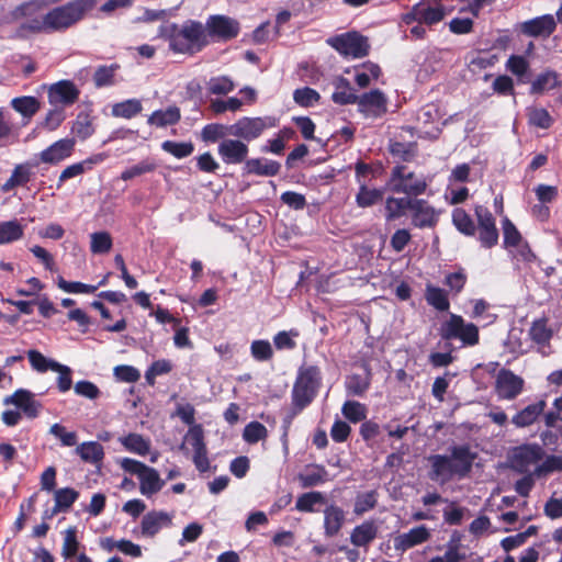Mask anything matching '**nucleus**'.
Segmentation results:
<instances>
[{
    "label": "nucleus",
    "mask_w": 562,
    "mask_h": 562,
    "mask_svg": "<svg viewBox=\"0 0 562 562\" xmlns=\"http://www.w3.org/2000/svg\"><path fill=\"white\" fill-rule=\"evenodd\" d=\"M477 453L469 445L449 448V454H434L428 458L431 469L429 477L445 484L453 477L463 479L472 471Z\"/></svg>",
    "instance_id": "f257e3e1"
},
{
    "label": "nucleus",
    "mask_w": 562,
    "mask_h": 562,
    "mask_svg": "<svg viewBox=\"0 0 562 562\" xmlns=\"http://www.w3.org/2000/svg\"><path fill=\"white\" fill-rule=\"evenodd\" d=\"M159 36L168 41L172 52L180 54H194L206 44L204 26L191 20L182 25L176 23L161 25Z\"/></svg>",
    "instance_id": "f03ea898"
},
{
    "label": "nucleus",
    "mask_w": 562,
    "mask_h": 562,
    "mask_svg": "<svg viewBox=\"0 0 562 562\" xmlns=\"http://www.w3.org/2000/svg\"><path fill=\"white\" fill-rule=\"evenodd\" d=\"M321 381V371L317 367L302 368L292 390V405L296 409H304L316 395Z\"/></svg>",
    "instance_id": "7ed1b4c3"
},
{
    "label": "nucleus",
    "mask_w": 562,
    "mask_h": 562,
    "mask_svg": "<svg viewBox=\"0 0 562 562\" xmlns=\"http://www.w3.org/2000/svg\"><path fill=\"white\" fill-rule=\"evenodd\" d=\"M121 467L124 471L138 476L139 491L147 497L158 493L165 484V482L160 479L158 471L143 462L130 458H124L121 461Z\"/></svg>",
    "instance_id": "20e7f679"
},
{
    "label": "nucleus",
    "mask_w": 562,
    "mask_h": 562,
    "mask_svg": "<svg viewBox=\"0 0 562 562\" xmlns=\"http://www.w3.org/2000/svg\"><path fill=\"white\" fill-rule=\"evenodd\" d=\"M427 182L423 177L408 171L403 165L392 169L390 189L395 193H404L408 198L417 196L426 191Z\"/></svg>",
    "instance_id": "39448f33"
},
{
    "label": "nucleus",
    "mask_w": 562,
    "mask_h": 562,
    "mask_svg": "<svg viewBox=\"0 0 562 562\" xmlns=\"http://www.w3.org/2000/svg\"><path fill=\"white\" fill-rule=\"evenodd\" d=\"M327 44L340 55L351 58L366 57L370 49L368 38L356 31L329 37Z\"/></svg>",
    "instance_id": "423d86ee"
},
{
    "label": "nucleus",
    "mask_w": 562,
    "mask_h": 562,
    "mask_svg": "<svg viewBox=\"0 0 562 562\" xmlns=\"http://www.w3.org/2000/svg\"><path fill=\"white\" fill-rule=\"evenodd\" d=\"M440 336L445 340L460 339L463 345L474 346L479 342V328L465 323L460 315L451 314L440 327Z\"/></svg>",
    "instance_id": "0eeeda50"
},
{
    "label": "nucleus",
    "mask_w": 562,
    "mask_h": 562,
    "mask_svg": "<svg viewBox=\"0 0 562 562\" xmlns=\"http://www.w3.org/2000/svg\"><path fill=\"white\" fill-rule=\"evenodd\" d=\"M276 120L266 117L244 116L229 125V136L239 138L243 142H251L258 138L267 128L273 127Z\"/></svg>",
    "instance_id": "6e6552de"
},
{
    "label": "nucleus",
    "mask_w": 562,
    "mask_h": 562,
    "mask_svg": "<svg viewBox=\"0 0 562 562\" xmlns=\"http://www.w3.org/2000/svg\"><path fill=\"white\" fill-rule=\"evenodd\" d=\"M45 15L49 31L65 30L82 18L83 4L80 1L69 2L50 10Z\"/></svg>",
    "instance_id": "1a4fd4ad"
},
{
    "label": "nucleus",
    "mask_w": 562,
    "mask_h": 562,
    "mask_svg": "<svg viewBox=\"0 0 562 562\" xmlns=\"http://www.w3.org/2000/svg\"><path fill=\"white\" fill-rule=\"evenodd\" d=\"M240 31L239 22L227 15H211L205 23L204 33L216 42H227L235 38Z\"/></svg>",
    "instance_id": "9d476101"
},
{
    "label": "nucleus",
    "mask_w": 562,
    "mask_h": 562,
    "mask_svg": "<svg viewBox=\"0 0 562 562\" xmlns=\"http://www.w3.org/2000/svg\"><path fill=\"white\" fill-rule=\"evenodd\" d=\"M544 456L543 449L537 443H525L515 447L509 456L510 468L518 473H527L531 465Z\"/></svg>",
    "instance_id": "9b49d317"
},
{
    "label": "nucleus",
    "mask_w": 562,
    "mask_h": 562,
    "mask_svg": "<svg viewBox=\"0 0 562 562\" xmlns=\"http://www.w3.org/2000/svg\"><path fill=\"white\" fill-rule=\"evenodd\" d=\"M474 214L477 221L479 240L485 248H492L498 243V229L495 218L487 207L475 205Z\"/></svg>",
    "instance_id": "f8f14e48"
},
{
    "label": "nucleus",
    "mask_w": 562,
    "mask_h": 562,
    "mask_svg": "<svg viewBox=\"0 0 562 562\" xmlns=\"http://www.w3.org/2000/svg\"><path fill=\"white\" fill-rule=\"evenodd\" d=\"M525 381L508 369H501L495 380V392L501 400L513 401L524 391Z\"/></svg>",
    "instance_id": "ddd939ff"
},
{
    "label": "nucleus",
    "mask_w": 562,
    "mask_h": 562,
    "mask_svg": "<svg viewBox=\"0 0 562 562\" xmlns=\"http://www.w3.org/2000/svg\"><path fill=\"white\" fill-rule=\"evenodd\" d=\"M356 103L358 105V111L369 119L380 117L387 111L386 97L379 89L358 95Z\"/></svg>",
    "instance_id": "4468645a"
},
{
    "label": "nucleus",
    "mask_w": 562,
    "mask_h": 562,
    "mask_svg": "<svg viewBox=\"0 0 562 562\" xmlns=\"http://www.w3.org/2000/svg\"><path fill=\"white\" fill-rule=\"evenodd\" d=\"M557 27V21L551 14L537 16L525 22H521L517 29L518 31L529 37H549Z\"/></svg>",
    "instance_id": "2eb2a0df"
},
{
    "label": "nucleus",
    "mask_w": 562,
    "mask_h": 562,
    "mask_svg": "<svg viewBox=\"0 0 562 562\" xmlns=\"http://www.w3.org/2000/svg\"><path fill=\"white\" fill-rule=\"evenodd\" d=\"M222 160L227 165H238L246 162L249 153L248 145L239 138H225L217 148Z\"/></svg>",
    "instance_id": "dca6fc26"
},
{
    "label": "nucleus",
    "mask_w": 562,
    "mask_h": 562,
    "mask_svg": "<svg viewBox=\"0 0 562 562\" xmlns=\"http://www.w3.org/2000/svg\"><path fill=\"white\" fill-rule=\"evenodd\" d=\"M193 450V462L200 472H205L210 468L207 459L206 446L204 443V435L201 425L193 426L187 435Z\"/></svg>",
    "instance_id": "f3484780"
},
{
    "label": "nucleus",
    "mask_w": 562,
    "mask_h": 562,
    "mask_svg": "<svg viewBox=\"0 0 562 562\" xmlns=\"http://www.w3.org/2000/svg\"><path fill=\"white\" fill-rule=\"evenodd\" d=\"M79 98V90L74 82L61 80L50 86L48 100L52 104H74Z\"/></svg>",
    "instance_id": "a211bd4d"
},
{
    "label": "nucleus",
    "mask_w": 562,
    "mask_h": 562,
    "mask_svg": "<svg viewBox=\"0 0 562 562\" xmlns=\"http://www.w3.org/2000/svg\"><path fill=\"white\" fill-rule=\"evenodd\" d=\"M411 211L412 223L418 228L432 227L438 221L435 209L425 200L414 199Z\"/></svg>",
    "instance_id": "6ab92c4d"
},
{
    "label": "nucleus",
    "mask_w": 562,
    "mask_h": 562,
    "mask_svg": "<svg viewBox=\"0 0 562 562\" xmlns=\"http://www.w3.org/2000/svg\"><path fill=\"white\" fill-rule=\"evenodd\" d=\"M75 144L74 138L59 139L44 149L40 154V159L44 164H57L71 156Z\"/></svg>",
    "instance_id": "aec40b11"
},
{
    "label": "nucleus",
    "mask_w": 562,
    "mask_h": 562,
    "mask_svg": "<svg viewBox=\"0 0 562 562\" xmlns=\"http://www.w3.org/2000/svg\"><path fill=\"white\" fill-rule=\"evenodd\" d=\"M445 9L442 5L429 7L424 2H419L413 7V10L406 16V22L411 20L426 23L428 25L436 24L445 18Z\"/></svg>",
    "instance_id": "412c9836"
},
{
    "label": "nucleus",
    "mask_w": 562,
    "mask_h": 562,
    "mask_svg": "<svg viewBox=\"0 0 562 562\" xmlns=\"http://www.w3.org/2000/svg\"><path fill=\"white\" fill-rule=\"evenodd\" d=\"M3 403L5 405L12 404L21 408L29 418H35L41 407V404L34 400V395L24 389H20L12 395L5 397Z\"/></svg>",
    "instance_id": "4be33fe9"
},
{
    "label": "nucleus",
    "mask_w": 562,
    "mask_h": 562,
    "mask_svg": "<svg viewBox=\"0 0 562 562\" xmlns=\"http://www.w3.org/2000/svg\"><path fill=\"white\" fill-rule=\"evenodd\" d=\"M333 86L335 88L331 100L339 105L355 104L358 95L355 93L348 79L338 76L334 78Z\"/></svg>",
    "instance_id": "5701e85b"
},
{
    "label": "nucleus",
    "mask_w": 562,
    "mask_h": 562,
    "mask_svg": "<svg viewBox=\"0 0 562 562\" xmlns=\"http://www.w3.org/2000/svg\"><path fill=\"white\" fill-rule=\"evenodd\" d=\"M546 406L547 403L543 400L532 403L526 406L524 409L519 411L516 415H514L512 418V423L517 428H525L531 426L543 413Z\"/></svg>",
    "instance_id": "b1692460"
},
{
    "label": "nucleus",
    "mask_w": 562,
    "mask_h": 562,
    "mask_svg": "<svg viewBox=\"0 0 562 562\" xmlns=\"http://www.w3.org/2000/svg\"><path fill=\"white\" fill-rule=\"evenodd\" d=\"M106 154L100 153L89 157L86 160L66 167L59 176V184L70 178L80 176L83 172L90 170L93 165L102 162L103 160L106 159Z\"/></svg>",
    "instance_id": "393cba45"
},
{
    "label": "nucleus",
    "mask_w": 562,
    "mask_h": 562,
    "mask_svg": "<svg viewBox=\"0 0 562 562\" xmlns=\"http://www.w3.org/2000/svg\"><path fill=\"white\" fill-rule=\"evenodd\" d=\"M328 472L323 465L311 464L305 471L297 475V480L303 488L317 486L327 481Z\"/></svg>",
    "instance_id": "a878e982"
},
{
    "label": "nucleus",
    "mask_w": 562,
    "mask_h": 562,
    "mask_svg": "<svg viewBox=\"0 0 562 562\" xmlns=\"http://www.w3.org/2000/svg\"><path fill=\"white\" fill-rule=\"evenodd\" d=\"M281 165L274 160L254 158L245 162L247 173L272 177L279 173Z\"/></svg>",
    "instance_id": "bb28decb"
},
{
    "label": "nucleus",
    "mask_w": 562,
    "mask_h": 562,
    "mask_svg": "<svg viewBox=\"0 0 562 562\" xmlns=\"http://www.w3.org/2000/svg\"><path fill=\"white\" fill-rule=\"evenodd\" d=\"M181 119L180 109L176 105H171L166 110H157L153 112L147 122L150 125H155L157 127H165L168 125L177 124Z\"/></svg>",
    "instance_id": "cd10ccee"
},
{
    "label": "nucleus",
    "mask_w": 562,
    "mask_h": 562,
    "mask_svg": "<svg viewBox=\"0 0 562 562\" xmlns=\"http://www.w3.org/2000/svg\"><path fill=\"white\" fill-rule=\"evenodd\" d=\"M413 201L414 199H411L408 196H389L385 201V220L390 222L403 216L407 210L411 211Z\"/></svg>",
    "instance_id": "c85d7f7f"
},
{
    "label": "nucleus",
    "mask_w": 562,
    "mask_h": 562,
    "mask_svg": "<svg viewBox=\"0 0 562 562\" xmlns=\"http://www.w3.org/2000/svg\"><path fill=\"white\" fill-rule=\"evenodd\" d=\"M429 538L428 529H409L408 532L398 536L394 546L396 550L406 551Z\"/></svg>",
    "instance_id": "c756f323"
},
{
    "label": "nucleus",
    "mask_w": 562,
    "mask_h": 562,
    "mask_svg": "<svg viewBox=\"0 0 562 562\" xmlns=\"http://www.w3.org/2000/svg\"><path fill=\"white\" fill-rule=\"evenodd\" d=\"M23 235L24 226L18 220L0 222V245L16 241Z\"/></svg>",
    "instance_id": "7c9ffc66"
},
{
    "label": "nucleus",
    "mask_w": 562,
    "mask_h": 562,
    "mask_svg": "<svg viewBox=\"0 0 562 562\" xmlns=\"http://www.w3.org/2000/svg\"><path fill=\"white\" fill-rule=\"evenodd\" d=\"M552 329L548 326V319L542 317L532 322L529 329V337L537 345L544 346L552 338Z\"/></svg>",
    "instance_id": "2f4dec72"
},
{
    "label": "nucleus",
    "mask_w": 562,
    "mask_h": 562,
    "mask_svg": "<svg viewBox=\"0 0 562 562\" xmlns=\"http://www.w3.org/2000/svg\"><path fill=\"white\" fill-rule=\"evenodd\" d=\"M425 299L430 306L440 312L449 310L450 303L447 293L445 290L438 286L427 284L425 290Z\"/></svg>",
    "instance_id": "473e14b6"
},
{
    "label": "nucleus",
    "mask_w": 562,
    "mask_h": 562,
    "mask_svg": "<svg viewBox=\"0 0 562 562\" xmlns=\"http://www.w3.org/2000/svg\"><path fill=\"white\" fill-rule=\"evenodd\" d=\"M76 453H78L85 462L90 463H98L104 457L103 447L97 441H88L77 446Z\"/></svg>",
    "instance_id": "72a5a7b5"
},
{
    "label": "nucleus",
    "mask_w": 562,
    "mask_h": 562,
    "mask_svg": "<svg viewBox=\"0 0 562 562\" xmlns=\"http://www.w3.org/2000/svg\"><path fill=\"white\" fill-rule=\"evenodd\" d=\"M11 106L23 117L31 119L41 108L35 97H19L11 100Z\"/></svg>",
    "instance_id": "f704fd0d"
},
{
    "label": "nucleus",
    "mask_w": 562,
    "mask_h": 562,
    "mask_svg": "<svg viewBox=\"0 0 562 562\" xmlns=\"http://www.w3.org/2000/svg\"><path fill=\"white\" fill-rule=\"evenodd\" d=\"M383 190L369 189L366 184L361 183L359 191L356 195V203L359 207H370L383 200Z\"/></svg>",
    "instance_id": "c9c22d12"
},
{
    "label": "nucleus",
    "mask_w": 562,
    "mask_h": 562,
    "mask_svg": "<svg viewBox=\"0 0 562 562\" xmlns=\"http://www.w3.org/2000/svg\"><path fill=\"white\" fill-rule=\"evenodd\" d=\"M370 383L371 373L370 371H367L364 375L352 374L348 376L346 381V389L350 395L362 396L370 387Z\"/></svg>",
    "instance_id": "e433bc0d"
},
{
    "label": "nucleus",
    "mask_w": 562,
    "mask_h": 562,
    "mask_svg": "<svg viewBox=\"0 0 562 562\" xmlns=\"http://www.w3.org/2000/svg\"><path fill=\"white\" fill-rule=\"evenodd\" d=\"M120 441L128 451L139 456H146L150 449L149 440L145 439L139 434H128L127 436L120 438Z\"/></svg>",
    "instance_id": "4c0bfd02"
},
{
    "label": "nucleus",
    "mask_w": 562,
    "mask_h": 562,
    "mask_svg": "<svg viewBox=\"0 0 562 562\" xmlns=\"http://www.w3.org/2000/svg\"><path fill=\"white\" fill-rule=\"evenodd\" d=\"M143 110L142 103L137 99H128L115 103L112 106V115L115 117L132 119Z\"/></svg>",
    "instance_id": "58836bf2"
},
{
    "label": "nucleus",
    "mask_w": 562,
    "mask_h": 562,
    "mask_svg": "<svg viewBox=\"0 0 562 562\" xmlns=\"http://www.w3.org/2000/svg\"><path fill=\"white\" fill-rule=\"evenodd\" d=\"M31 170L26 165H18L12 171L11 177L2 184L3 192H10L15 187L24 186L30 181Z\"/></svg>",
    "instance_id": "ea45409f"
},
{
    "label": "nucleus",
    "mask_w": 562,
    "mask_h": 562,
    "mask_svg": "<svg viewBox=\"0 0 562 562\" xmlns=\"http://www.w3.org/2000/svg\"><path fill=\"white\" fill-rule=\"evenodd\" d=\"M452 223L460 233L467 236L475 235L476 226L471 216L463 209L453 210Z\"/></svg>",
    "instance_id": "a19ab883"
},
{
    "label": "nucleus",
    "mask_w": 562,
    "mask_h": 562,
    "mask_svg": "<svg viewBox=\"0 0 562 562\" xmlns=\"http://www.w3.org/2000/svg\"><path fill=\"white\" fill-rule=\"evenodd\" d=\"M76 529H66L64 532V542L61 548V555L65 560H71L78 555L81 547Z\"/></svg>",
    "instance_id": "79ce46f5"
},
{
    "label": "nucleus",
    "mask_w": 562,
    "mask_h": 562,
    "mask_svg": "<svg viewBox=\"0 0 562 562\" xmlns=\"http://www.w3.org/2000/svg\"><path fill=\"white\" fill-rule=\"evenodd\" d=\"M558 86V74L553 70H546L540 74L531 83V93H542L547 89H553Z\"/></svg>",
    "instance_id": "37998d69"
},
{
    "label": "nucleus",
    "mask_w": 562,
    "mask_h": 562,
    "mask_svg": "<svg viewBox=\"0 0 562 562\" xmlns=\"http://www.w3.org/2000/svg\"><path fill=\"white\" fill-rule=\"evenodd\" d=\"M342 415L351 423H359L367 417L366 405L357 401H346L341 407Z\"/></svg>",
    "instance_id": "c03bdc74"
},
{
    "label": "nucleus",
    "mask_w": 562,
    "mask_h": 562,
    "mask_svg": "<svg viewBox=\"0 0 562 562\" xmlns=\"http://www.w3.org/2000/svg\"><path fill=\"white\" fill-rule=\"evenodd\" d=\"M161 148L166 153H168L179 159L190 156L194 150V146L191 142L178 143V142H173V140H165L161 144Z\"/></svg>",
    "instance_id": "a18cd8bd"
},
{
    "label": "nucleus",
    "mask_w": 562,
    "mask_h": 562,
    "mask_svg": "<svg viewBox=\"0 0 562 562\" xmlns=\"http://www.w3.org/2000/svg\"><path fill=\"white\" fill-rule=\"evenodd\" d=\"M90 241V250L93 254H106L112 248V237L108 232L92 233Z\"/></svg>",
    "instance_id": "49530a36"
},
{
    "label": "nucleus",
    "mask_w": 562,
    "mask_h": 562,
    "mask_svg": "<svg viewBox=\"0 0 562 562\" xmlns=\"http://www.w3.org/2000/svg\"><path fill=\"white\" fill-rule=\"evenodd\" d=\"M324 503L325 497L321 492H308L297 497L295 507L300 512H313L315 505Z\"/></svg>",
    "instance_id": "de8ad7c7"
},
{
    "label": "nucleus",
    "mask_w": 562,
    "mask_h": 562,
    "mask_svg": "<svg viewBox=\"0 0 562 562\" xmlns=\"http://www.w3.org/2000/svg\"><path fill=\"white\" fill-rule=\"evenodd\" d=\"M552 472H562V456H548L541 464L536 467L533 474L541 477Z\"/></svg>",
    "instance_id": "09e8293b"
},
{
    "label": "nucleus",
    "mask_w": 562,
    "mask_h": 562,
    "mask_svg": "<svg viewBox=\"0 0 562 562\" xmlns=\"http://www.w3.org/2000/svg\"><path fill=\"white\" fill-rule=\"evenodd\" d=\"M229 136V126L217 123L207 124L201 132V137L204 142H216L220 138L225 139Z\"/></svg>",
    "instance_id": "8fccbe9b"
},
{
    "label": "nucleus",
    "mask_w": 562,
    "mask_h": 562,
    "mask_svg": "<svg viewBox=\"0 0 562 562\" xmlns=\"http://www.w3.org/2000/svg\"><path fill=\"white\" fill-rule=\"evenodd\" d=\"M57 285L60 290H63L67 293H87V294L94 293L97 291V289L99 288V285L86 284V283L78 282V281L69 282V281H66L63 277H59L57 279Z\"/></svg>",
    "instance_id": "3c124183"
},
{
    "label": "nucleus",
    "mask_w": 562,
    "mask_h": 562,
    "mask_svg": "<svg viewBox=\"0 0 562 562\" xmlns=\"http://www.w3.org/2000/svg\"><path fill=\"white\" fill-rule=\"evenodd\" d=\"M319 98V93L316 90L308 87L296 89L293 92L294 101L299 105L304 108L313 106L315 103L318 102Z\"/></svg>",
    "instance_id": "603ef678"
},
{
    "label": "nucleus",
    "mask_w": 562,
    "mask_h": 562,
    "mask_svg": "<svg viewBox=\"0 0 562 562\" xmlns=\"http://www.w3.org/2000/svg\"><path fill=\"white\" fill-rule=\"evenodd\" d=\"M267 435V428L262 424L251 422L244 428L243 438L248 443H256L259 440L265 439Z\"/></svg>",
    "instance_id": "864d4df0"
},
{
    "label": "nucleus",
    "mask_w": 562,
    "mask_h": 562,
    "mask_svg": "<svg viewBox=\"0 0 562 562\" xmlns=\"http://www.w3.org/2000/svg\"><path fill=\"white\" fill-rule=\"evenodd\" d=\"M234 88L233 80L226 76L211 78L207 82V89L212 94H227Z\"/></svg>",
    "instance_id": "5fc2aeb1"
},
{
    "label": "nucleus",
    "mask_w": 562,
    "mask_h": 562,
    "mask_svg": "<svg viewBox=\"0 0 562 562\" xmlns=\"http://www.w3.org/2000/svg\"><path fill=\"white\" fill-rule=\"evenodd\" d=\"M156 164L151 160H143L131 168L125 169L121 173V179L124 181L131 180L135 177L142 176L147 172H151L156 169Z\"/></svg>",
    "instance_id": "6e6d98bb"
},
{
    "label": "nucleus",
    "mask_w": 562,
    "mask_h": 562,
    "mask_svg": "<svg viewBox=\"0 0 562 562\" xmlns=\"http://www.w3.org/2000/svg\"><path fill=\"white\" fill-rule=\"evenodd\" d=\"M528 119L531 125L540 128H549L552 123V119L549 112L542 108H531L528 110Z\"/></svg>",
    "instance_id": "4d7b16f0"
},
{
    "label": "nucleus",
    "mask_w": 562,
    "mask_h": 562,
    "mask_svg": "<svg viewBox=\"0 0 562 562\" xmlns=\"http://www.w3.org/2000/svg\"><path fill=\"white\" fill-rule=\"evenodd\" d=\"M390 151L393 156L411 161L416 156V145L413 143L394 142L390 145Z\"/></svg>",
    "instance_id": "13d9d810"
},
{
    "label": "nucleus",
    "mask_w": 562,
    "mask_h": 562,
    "mask_svg": "<svg viewBox=\"0 0 562 562\" xmlns=\"http://www.w3.org/2000/svg\"><path fill=\"white\" fill-rule=\"evenodd\" d=\"M71 132L81 139L90 137L93 134L94 128L89 116L79 114L72 124Z\"/></svg>",
    "instance_id": "bf43d9fd"
},
{
    "label": "nucleus",
    "mask_w": 562,
    "mask_h": 562,
    "mask_svg": "<svg viewBox=\"0 0 562 562\" xmlns=\"http://www.w3.org/2000/svg\"><path fill=\"white\" fill-rule=\"evenodd\" d=\"M117 68V65L100 66L93 75V81L95 87L101 88L104 86L112 85L114 72Z\"/></svg>",
    "instance_id": "052dcab7"
},
{
    "label": "nucleus",
    "mask_w": 562,
    "mask_h": 562,
    "mask_svg": "<svg viewBox=\"0 0 562 562\" xmlns=\"http://www.w3.org/2000/svg\"><path fill=\"white\" fill-rule=\"evenodd\" d=\"M78 493L69 487L60 488L55 492V510L67 509L77 499Z\"/></svg>",
    "instance_id": "680f3d73"
},
{
    "label": "nucleus",
    "mask_w": 562,
    "mask_h": 562,
    "mask_svg": "<svg viewBox=\"0 0 562 562\" xmlns=\"http://www.w3.org/2000/svg\"><path fill=\"white\" fill-rule=\"evenodd\" d=\"M52 370L59 374L57 379L58 390L63 393L69 391L72 384L70 368L58 362L52 366Z\"/></svg>",
    "instance_id": "e2e57ef3"
},
{
    "label": "nucleus",
    "mask_w": 562,
    "mask_h": 562,
    "mask_svg": "<svg viewBox=\"0 0 562 562\" xmlns=\"http://www.w3.org/2000/svg\"><path fill=\"white\" fill-rule=\"evenodd\" d=\"M171 524V517L162 512H151L144 516L142 527H167Z\"/></svg>",
    "instance_id": "0e129e2a"
},
{
    "label": "nucleus",
    "mask_w": 562,
    "mask_h": 562,
    "mask_svg": "<svg viewBox=\"0 0 562 562\" xmlns=\"http://www.w3.org/2000/svg\"><path fill=\"white\" fill-rule=\"evenodd\" d=\"M503 235L506 247H516L521 240L520 233L508 218L503 221Z\"/></svg>",
    "instance_id": "69168bd1"
},
{
    "label": "nucleus",
    "mask_w": 562,
    "mask_h": 562,
    "mask_svg": "<svg viewBox=\"0 0 562 562\" xmlns=\"http://www.w3.org/2000/svg\"><path fill=\"white\" fill-rule=\"evenodd\" d=\"M506 68L513 75L522 77L529 69L528 60L520 55H512L506 61Z\"/></svg>",
    "instance_id": "338daca9"
},
{
    "label": "nucleus",
    "mask_w": 562,
    "mask_h": 562,
    "mask_svg": "<svg viewBox=\"0 0 562 562\" xmlns=\"http://www.w3.org/2000/svg\"><path fill=\"white\" fill-rule=\"evenodd\" d=\"M74 390L76 394L89 400H95L101 394L99 387L94 383L86 380L77 382Z\"/></svg>",
    "instance_id": "774afa93"
}]
</instances>
